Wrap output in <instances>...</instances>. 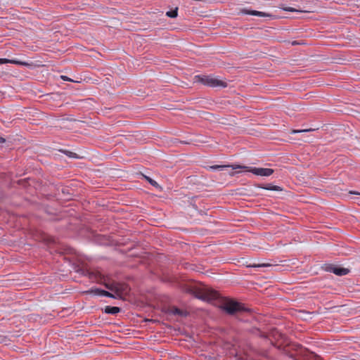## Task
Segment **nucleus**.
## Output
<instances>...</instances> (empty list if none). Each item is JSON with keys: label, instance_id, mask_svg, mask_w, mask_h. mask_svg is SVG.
Wrapping results in <instances>:
<instances>
[{"label": "nucleus", "instance_id": "nucleus-1", "mask_svg": "<svg viewBox=\"0 0 360 360\" xmlns=\"http://www.w3.org/2000/svg\"><path fill=\"white\" fill-rule=\"evenodd\" d=\"M182 290L185 292L191 294L199 300L207 302H212L217 300L219 296L217 291L195 283L184 285Z\"/></svg>", "mask_w": 360, "mask_h": 360}, {"label": "nucleus", "instance_id": "nucleus-2", "mask_svg": "<svg viewBox=\"0 0 360 360\" xmlns=\"http://www.w3.org/2000/svg\"><path fill=\"white\" fill-rule=\"evenodd\" d=\"M196 82L210 87H226V82L219 79L211 75H196L195 77Z\"/></svg>", "mask_w": 360, "mask_h": 360}, {"label": "nucleus", "instance_id": "nucleus-3", "mask_svg": "<svg viewBox=\"0 0 360 360\" xmlns=\"http://www.w3.org/2000/svg\"><path fill=\"white\" fill-rule=\"evenodd\" d=\"M231 168L233 169H243L247 172H250L257 176H269L274 172V169L271 168L252 167L239 165H232Z\"/></svg>", "mask_w": 360, "mask_h": 360}, {"label": "nucleus", "instance_id": "nucleus-4", "mask_svg": "<svg viewBox=\"0 0 360 360\" xmlns=\"http://www.w3.org/2000/svg\"><path fill=\"white\" fill-rule=\"evenodd\" d=\"M221 308L230 315H233L244 309L240 303L233 301H227L224 302L221 306Z\"/></svg>", "mask_w": 360, "mask_h": 360}, {"label": "nucleus", "instance_id": "nucleus-5", "mask_svg": "<svg viewBox=\"0 0 360 360\" xmlns=\"http://www.w3.org/2000/svg\"><path fill=\"white\" fill-rule=\"evenodd\" d=\"M328 271L335 274L337 276H345L349 272L348 269L339 266H330L328 267Z\"/></svg>", "mask_w": 360, "mask_h": 360}, {"label": "nucleus", "instance_id": "nucleus-6", "mask_svg": "<svg viewBox=\"0 0 360 360\" xmlns=\"http://www.w3.org/2000/svg\"><path fill=\"white\" fill-rule=\"evenodd\" d=\"M241 12H242V13H244V14L255 15V16H258V17H261V18L271 16L269 13L262 12V11H253V10L243 9V10H242Z\"/></svg>", "mask_w": 360, "mask_h": 360}, {"label": "nucleus", "instance_id": "nucleus-7", "mask_svg": "<svg viewBox=\"0 0 360 360\" xmlns=\"http://www.w3.org/2000/svg\"><path fill=\"white\" fill-rule=\"evenodd\" d=\"M105 286H106L107 288H108L111 291H115V294H112V293L107 291L106 292H105V297H112V298H116V297L120 296V295L118 292V290L113 285H105Z\"/></svg>", "mask_w": 360, "mask_h": 360}, {"label": "nucleus", "instance_id": "nucleus-8", "mask_svg": "<svg viewBox=\"0 0 360 360\" xmlns=\"http://www.w3.org/2000/svg\"><path fill=\"white\" fill-rule=\"evenodd\" d=\"M107 291L98 288H92L90 290H87L86 292L87 294H93L98 296H104L105 297V293Z\"/></svg>", "mask_w": 360, "mask_h": 360}, {"label": "nucleus", "instance_id": "nucleus-9", "mask_svg": "<svg viewBox=\"0 0 360 360\" xmlns=\"http://www.w3.org/2000/svg\"><path fill=\"white\" fill-rule=\"evenodd\" d=\"M258 188L274 191H281L283 190L281 187L278 186H274L270 184L266 185H259Z\"/></svg>", "mask_w": 360, "mask_h": 360}, {"label": "nucleus", "instance_id": "nucleus-10", "mask_svg": "<svg viewBox=\"0 0 360 360\" xmlns=\"http://www.w3.org/2000/svg\"><path fill=\"white\" fill-rule=\"evenodd\" d=\"M6 63H12V64H18L21 65H27V63L25 62H20L16 60H9L6 58H0V65L6 64Z\"/></svg>", "mask_w": 360, "mask_h": 360}, {"label": "nucleus", "instance_id": "nucleus-11", "mask_svg": "<svg viewBox=\"0 0 360 360\" xmlns=\"http://www.w3.org/2000/svg\"><path fill=\"white\" fill-rule=\"evenodd\" d=\"M120 311V308L117 307L107 306L105 308V313L110 314H116Z\"/></svg>", "mask_w": 360, "mask_h": 360}, {"label": "nucleus", "instance_id": "nucleus-12", "mask_svg": "<svg viewBox=\"0 0 360 360\" xmlns=\"http://www.w3.org/2000/svg\"><path fill=\"white\" fill-rule=\"evenodd\" d=\"M231 166L232 165H215L210 166V169H212V170L222 171L224 168L229 167H231Z\"/></svg>", "mask_w": 360, "mask_h": 360}, {"label": "nucleus", "instance_id": "nucleus-13", "mask_svg": "<svg viewBox=\"0 0 360 360\" xmlns=\"http://www.w3.org/2000/svg\"><path fill=\"white\" fill-rule=\"evenodd\" d=\"M178 15V8H176L174 10L167 11L166 13V15L169 18H176Z\"/></svg>", "mask_w": 360, "mask_h": 360}, {"label": "nucleus", "instance_id": "nucleus-14", "mask_svg": "<svg viewBox=\"0 0 360 360\" xmlns=\"http://www.w3.org/2000/svg\"><path fill=\"white\" fill-rule=\"evenodd\" d=\"M145 178L148 181V182L153 186L156 187V188L160 187L159 184L155 180H153L151 178L146 176H145Z\"/></svg>", "mask_w": 360, "mask_h": 360}, {"label": "nucleus", "instance_id": "nucleus-15", "mask_svg": "<svg viewBox=\"0 0 360 360\" xmlns=\"http://www.w3.org/2000/svg\"><path fill=\"white\" fill-rule=\"evenodd\" d=\"M173 314H175V315H179V316H184V313L183 311H181V309H178V308H174L172 311Z\"/></svg>", "mask_w": 360, "mask_h": 360}, {"label": "nucleus", "instance_id": "nucleus-16", "mask_svg": "<svg viewBox=\"0 0 360 360\" xmlns=\"http://www.w3.org/2000/svg\"><path fill=\"white\" fill-rule=\"evenodd\" d=\"M311 129H303V130H294L292 131V133L295 134V133H301V132H305V131H311Z\"/></svg>", "mask_w": 360, "mask_h": 360}, {"label": "nucleus", "instance_id": "nucleus-17", "mask_svg": "<svg viewBox=\"0 0 360 360\" xmlns=\"http://www.w3.org/2000/svg\"><path fill=\"white\" fill-rule=\"evenodd\" d=\"M61 79L64 81H72L71 79L68 77L67 76L62 75Z\"/></svg>", "mask_w": 360, "mask_h": 360}, {"label": "nucleus", "instance_id": "nucleus-18", "mask_svg": "<svg viewBox=\"0 0 360 360\" xmlns=\"http://www.w3.org/2000/svg\"><path fill=\"white\" fill-rule=\"evenodd\" d=\"M285 11H290V12L297 11V10H295V8H291V7L285 8Z\"/></svg>", "mask_w": 360, "mask_h": 360}, {"label": "nucleus", "instance_id": "nucleus-19", "mask_svg": "<svg viewBox=\"0 0 360 360\" xmlns=\"http://www.w3.org/2000/svg\"><path fill=\"white\" fill-rule=\"evenodd\" d=\"M269 264H258V265H254L253 266L254 267H263V266H269Z\"/></svg>", "mask_w": 360, "mask_h": 360}, {"label": "nucleus", "instance_id": "nucleus-20", "mask_svg": "<svg viewBox=\"0 0 360 360\" xmlns=\"http://www.w3.org/2000/svg\"><path fill=\"white\" fill-rule=\"evenodd\" d=\"M6 142V139L1 136H0V143H4Z\"/></svg>", "mask_w": 360, "mask_h": 360}, {"label": "nucleus", "instance_id": "nucleus-21", "mask_svg": "<svg viewBox=\"0 0 360 360\" xmlns=\"http://www.w3.org/2000/svg\"><path fill=\"white\" fill-rule=\"evenodd\" d=\"M351 194H358L356 192H350Z\"/></svg>", "mask_w": 360, "mask_h": 360}]
</instances>
